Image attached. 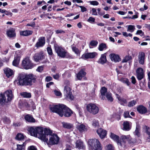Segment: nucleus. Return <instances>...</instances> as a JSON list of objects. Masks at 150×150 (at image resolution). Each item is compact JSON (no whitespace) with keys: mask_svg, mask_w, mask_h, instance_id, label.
Returning a JSON list of instances; mask_svg holds the SVG:
<instances>
[{"mask_svg":"<svg viewBox=\"0 0 150 150\" xmlns=\"http://www.w3.org/2000/svg\"><path fill=\"white\" fill-rule=\"evenodd\" d=\"M37 76L35 75L30 74L28 75L21 74H18L16 81L18 85H31L32 82H35Z\"/></svg>","mask_w":150,"mask_h":150,"instance_id":"f257e3e1","label":"nucleus"},{"mask_svg":"<svg viewBox=\"0 0 150 150\" xmlns=\"http://www.w3.org/2000/svg\"><path fill=\"white\" fill-rule=\"evenodd\" d=\"M51 111L58 114L61 117L63 115L69 117L73 114V112L69 108L63 104H59L50 107Z\"/></svg>","mask_w":150,"mask_h":150,"instance_id":"f03ea898","label":"nucleus"},{"mask_svg":"<svg viewBox=\"0 0 150 150\" xmlns=\"http://www.w3.org/2000/svg\"><path fill=\"white\" fill-rule=\"evenodd\" d=\"M13 95L11 90H8L0 94V104L4 105L10 102L13 99Z\"/></svg>","mask_w":150,"mask_h":150,"instance_id":"7ed1b4c3","label":"nucleus"},{"mask_svg":"<svg viewBox=\"0 0 150 150\" xmlns=\"http://www.w3.org/2000/svg\"><path fill=\"white\" fill-rule=\"evenodd\" d=\"M89 147L94 150H102V147L99 141L97 139H90L88 142Z\"/></svg>","mask_w":150,"mask_h":150,"instance_id":"20e7f679","label":"nucleus"},{"mask_svg":"<svg viewBox=\"0 0 150 150\" xmlns=\"http://www.w3.org/2000/svg\"><path fill=\"white\" fill-rule=\"evenodd\" d=\"M54 48L55 51L57 53L58 56L63 58H69L70 57L69 53L67 52L65 49L62 47L59 46L57 45H54Z\"/></svg>","mask_w":150,"mask_h":150,"instance_id":"39448f33","label":"nucleus"},{"mask_svg":"<svg viewBox=\"0 0 150 150\" xmlns=\"http://www.w3.org/2000/svg\"><path fill=\"white\" fill-rule=\"evenodd\" d=\"M87 111L91 114L95 115L98 114L99 112L98 107L95 104L90 103L86 106Z\"/></svg>","mask_w":150,"mask_h":150,"instance_id":"423d86ee","label":"nucleus"},{"mask_svg":"<svg viewBox=\"0 0 150 150\" xmlns=\"http://www.w3.org/2000/svg\"><path fill=\"white\" fill-rule=\"evenodd\" d=\"M22 66L24 69H31L34 67L33 63L32 62L29 57H26L23 59Z\"/></svg>","mask_w":150,"mask_h":150,"instance_id":"0eeeda50","label":"nucleus"},{"mask_svg":"<svg viewBox=\"0 0 150 150\" xmlns=\"http://www.w3.org/2000/svg\"><path fill=\"white\" fill-rule=\"evenodd\" d=\"M49 138V140L46 142L48 145H54L57 144L59 142V138L56 134H53L50 135Z\"/></svg>","mask_w":150,"mask_h":150,"instance_id":"6e6552de","label":"nucleus"},{"mask_svg":"<svg viewBox=\"0 0 150 150\" xmlns=\"http://www.w3.org/2000/svg\"><path fill=\"white\" fill-rule=\"evenodd\" d=\"M64 95L66 97V98L71 100H73L74 97L72 95L71 89L68 86H65L64 89Z\"/></svg>","mask_w":150,"mask_h":150,"instance_id":"1a4fd4ad","label":"nucleus"},{"mask_svg":"<svg viewBox=\"0 0 150 150\" xmlns=\"http://www.w3.org/2000/svg\"><path fill=\"white\" fill-rule=\"evenodd\" d=\"M45 56L42 51H40L39 52L35 54L34 56L33 60L36 62H38L40 61L43 59Z\"/></svg>","mask_w":150,"mask_h":150,"instance_id":"9d476101","label":"nucleus"},{"mask_svg":"<svg viewBox=\"0 0 150 150\" xmlns=\"http://www.w3.org/2000/svg\"><path fill=\"white\" fill-rule=\"evenodd\" d=\"M36 129L37 134V137L41 140H45L43 138L45 136L43 135V130L42 128L41 127H36Z\"/></svg>","mask_w":150,"mask_h":150,"instance_id":"9b49d317","label":"nucleus"},{"mask_svg":"<svg viewBox=\"0 0 150 150\" xmlns=\"http://www.w3.org/2000/svg\"><path fill=\"white\" fill-rule=\"evenodd\" d=\"M145 53L142 52H140L139 53L138 55V60L139 63L143 65L144 63L145 59Z\"/></svg>","mask_w":150,"mask_h":150,"instance_id":"f8f14e48","label":"nucleus"},{"mask_svg":"<svg viewBox=\"0 0 150 150\" xmlns=\"http://www.w3.org/2000/svg\"><path fill=\"white\" fill-rule=\"evenodd\" d=\"M45 43V38L44 37H42L39 38L38 41L35 45V46L37 48L43 46Z\"/></svg>","mask_w":150,"mask_h":150,"instance_id":"ddd939ff","label":"nucleus"},{"mask_svg":"<svg viewBox=\"0 0 150 150\" xmlns=\"http://www.w3.org/2000/svg\"><path fill=\"white\" fill-rule=\"evenodd\" d=\"M136 72L137 78L138 80H140L143 78L144 76V71L142 68H138L137 69Z\"/></svg>","mask_w":150,"mask_h":150,"instance_id":"4468645a","label":"nucleus"},{"mask_svg":"<svg viewBox=\"0 0 150 150\" xmlns=\"http://www.w3.org/2000/svg\"><path fill=\"white\" fill-rule=\"evenodd\" d=\"M110 136L112 139L117 142L118 146H122L121 141L120 140L119 137L118 136L115 134L112 133H111Z\"/></svg>","mask_w":150,"mask_h":150,"instance_id":"2eb2a0df","label":"nucleus"},{"mask_svg":"<svg viewBox=\"0 0 150 150\" xmlns=\"http://www.w3.org/2000/svg\"><path fill=\"white\" fill-rule=\"evenodd\" d=\"M44 134H43V135L45 136L44 139L45 140H42L44 142L48 141V138L50 137V135H52V133L51 130L49 129H44Z\"/></svg>","mask_w":150,"mask_h":150,"instance_id":"dca6fc26","label":"nucleus"},{"mask_svg":"<svg viewBox=\"0 0 150 150\" xmlns=\"http://www.w3.org/2000/svg\"><path fill=\"white\" fill-rule=\"evenodd\" d=\"M97 54L95 52H92L87 53L83 54L82 56L83 58L86 59L93 58H94L97 55Z\"/></svg>","mask_w":150,"mask_h":150,"instance_id":"f3484780","label":"nucleus"},{"mask_svg":"<svg viewBox=\"0 0 150 150\" xmlns=\"http://www.w3.org/2000/svg\"><path fill=\"white\" fill-rule=\"evenodd\" d=\"M120 138L124 143H126L125 140L128 141L130 143H133L134 142L129 135H122L121 136Z\"/></svg>","mask_w":150,"mask_h":150,"instance_id":"a211bd4d","label":"nucleus"},{"mask_svg":"<svg viewBox=\"0 0 150 150\" xmlns=\"http://www.w3.org/2000/svg\"><path fill=\"white\" fill-rule=\"evenodd\" d=\"M96 132L101 139L105 138L107 134L106 131L101 128H100L97 130Z\"/></svg>","mask_w":150,"mask_h":150,"instance_id":"6ab92c4d","label":"nucleus"},{"mask_svg":"<svg viewBox=\"0 0 150 150\" xmlns=\"http://www.w3.org/2000/svg\"><path fill=\"white\" fill-rule=\"evenodd\" d=\"M109 57L112 61L115 62H119L121 61V59L118 55L114 53L110 54Z\"/></svg>","mask_w":150,"mask_h":150,"instance_id":"aec40b11","label":"nucleus"},{"mask_svg":"<svg viewBox=\"0 0 150 150\" xmlns=\"http://www.w3.org/2000/svg\"><path fill=\"white\" fill-rule=\"evenodd\" d=\"M123 130L128 131L130 130L131 127V125L130 122L127 121H125L123 124Z\"/></svg>","mask_w":150,"mask_h":150,"instance_id":"412c9836","label":"nucleus"},{"mask_svg":"<svg viewBox=\"0 0 150 150\" xmlns=\"http://www.w3.org/2000/svg\"><path fill=\"white\" fill-rule=\"evenodd\" d=\"M76 127L80 132H83L87 130V127L83 124L78 123L76 126Z\"/></svg>","mask_w":150,"mask_h":150,"instance_id":"4be33fe9","label":"nucleus"},{"mask_svg":"<svg viewBox=\"0 0 150 150\" xmlns=\"http://www.w3.org/2000/svg\"><path fill=\"white\" fill-rule=\"evenodd\" d=\"M6 34L10 38L15 37L16 36L15 30L13 28L10 29L7 31Z\"/></svg>","mask_w":150,"mask_h":150,"instance_id":"5701e85b","label":"nucleus"},{"mask_svg":"<svg viewBox=\"0 0 150 150\" xmlns=\"http://www.w3.org/2000/svg\"><path fill=\"white\" fill-rule=\"evenodd\" d=\"M76 148L79 149H83L85 148L83 143L80 140H77L75 143Z\"/></svg>","mask_w":150,"mask_h":150,"instance_id":"b1692460","label":"nucleus"},{"mask_svg":"<svg viewBox=\"0 0 150 150\" xmlns=\"http://www.w3.org/2000/svg\"><path fill=\"white\" fill-rule=\"evenodd\" d=\"M86 74L85 70L83 69H81L77 74V78L78 80H81L83 77L86 75Z\"/></svg>","mask_w":150,"mask_h":150,"instance_id":"393cba45","label":"nucleus"},{"mask_svg":"<svg viewBox=\"0 0 150 150\" xmlns=\"http://www.w3.org/2000/svg\"><path fill=\"white\" fill-rule=\"evenodd\" d=\"M137 111L142 114H145L147 112V109L142 105L138 106L137 108Z\"/></svg>","mask_w":150,"mask_h":150,"instance_id":"a878e982","label":"nucleus"},{"mask_svg":"<svg viewBox=\"0 0 150 150\" xmlns=\"http://www.w3.org/2000/svg\"><path fill=\"white\" fill-rule=\"evenodd\" d=\"M62 127L64 128L70 129L73 128L74 127L72 124L69 123L63 122H62Z\"/></svg>","mask_w":150,"mask_h":150,"instance_id":"bb28decb","label":"nucleus"},{"mask_svg":"<svg viewBox=\"0 0 150 150\" xmlns=\"http://www.w3.org/2000/svg\"><path fill=\"white\" fill-rule=\"evenodd\" d=\"M28 131L31 135L37 137L36 128H35L33 127H30L28 128Z\"/></svg>","mask_w":150,"mask_h":150,"instance_id":"cd10ccee","label":"nucleus"},{"mask_svg":"<svg viewBox=\"0 0 150 150\" xmlns=\"http://www.w3.org/2000/svg\"><path fill=\"white\" fill-rule=\"evenodd\" d=\"M5 73L8 77H9L13 74V72L12 70L8 68H6L4 69Z\"/></svg>","mask_w":150,"mask_h":150,"instance_id":"c85d7f7f","label":"nucleus"},{"mask_svg":"<svg viewBox=\"0 0 150 150\" xmlns=\"http://www.w3.org/2000/svg\"><path fill=\"white\" fill-rule=\"evenodd\" d=\"M106 54L104 53L101 55V57L99 60V62L102 64H105L107 62Z\"/></svg>","mask_w":150,"mask_h":150,"instance_id":"c756f323","label":"nucleus"},{"mask_svg":"<svg viewBox=\"0 0 150 150\" xmlns=\"http://www.w3.org/2000/svg\"><path fill=\"white\" fill-rule=\"evenodd\" d=\"M33 31L30 30H26L20 32V35L23 36H28L31 35L33 33Z\"/></svg>","mask_w":150,"mask_h":150,"instance_id":"7c9ffc66","label":"nucleus"},{"mask_svg":"<svg viewBox=\"0 0 150 150\" xmlns=\"http://www.w3.org/2000/svg\"><path fill=\"white\" fill-rule=\"evenodd\" d=\"M25 119L29 122H35L34 118L32 116L29 115H26L25 117Z\"/></svg>","mask_w":150,"mask_h":150,"instance_id":"2f4dec72","label":"nucleus"},{"mask_svg":"<svg viewBox=\"0 0 150 150\" xmlns=\"http://www.w3.org/2000/svg\"><path fill=\"white\" fill-rule=\"evenodd\" d=\"M117 96V98L119 100V102L121 105H123L124 104H125L127 103V101L126 99L124 98H121L120 96L117 94H116Z\"/></svg>","mask_w":150,"mask_h":150,"instance_id":"473e14b6","label":"nucleus"},{"mask_svg":"<svg viewBox=\"0 0 150 150\" xmlns=\"http://www.w3.org/2000/svg\"><path fill=\"white\" fill-rule=\"evenodd\" d=\"M26 143L24 142L22 144H18L17 145V150H25Z\"/></svg>","mask_w":150,"mask_h":150,"instance_id":"72a5a7b5","label":"nucleus"},{"mask_svg":"<svg viewBox=\"0 0 150 150\" xmlns=\"http://www.w3.org/2000/svg\"><path fill=\"white\" fill-rule=\"evenodd\" d=\"M23 105L27 108L32 107L33 109H35V108L34 103L33 102H32L31 104H28V103L26 102H24L23 103Z\"/></svg>","mask_w":150,"mask_h":150,"instance_id":"f704fd0d","label":"nucleus"},{"mask_svg":"<svg viewBox=\"0 0 150 150\" xmlns=\"http://www.w3.org/2000/svg\"><path fill=\"white\" fill-rule=\"evenodd\" d=\"M24 138V136L23 134L21 133H18L16 137V139L18 140H22Z\"/></svg>","mask_w":150,"mask_h":150,"instance_id":"c9c22d12","label":"nucleus"},{"mask_svg":"<svg viewBox=\"0 0 150 150\" xmlns=\"http://www.w3.org/2000/svg\"><path fill=\"white\" fill-rule=\"evenodd\" d=\"M107 47L105 44L102 43L99 45L98 49L100 51H102L106 49Z\"/></svg>","mask_w":150,"mask_h":150,"instance_id":"e433bc0d","label":"nucleus"},{"mask_svg":"<svg viewBox=\"0 0 150 150\" xmlns=\"http://www.w3.org/2000/svg\"><path fill=\"white\" fill-rule=\"evenodd\" d=\"M20 95L24 98H30L31 97V94L30 93L24 92L20 93Z\"/></svg>","mask_w":150,"mask_h":150,"instance_id":"4c0bfd02","label":"nucleus"},{"mask_svg":"<svg viewBox=\"0 0 150 150\" xmlns=\"http://www.w3.org/2000/svg\"><path fill=\"white\" fill-rule=\"evenodd\" d=\"M140 130V127L139 126H137L136 127L135 130L134 132V134L138 137H139L140 135V133L139 132Z\"/></svg>","mask_w":150,"mask_h":150,"instance_id":"58836bf2","label":"nucleus"},{"mask_svg":"<svg viewBox=\"0 0 150 150\" xmlns=\"http://www.w3.org/2000/svg\"><path fill=\"white\" fill-rule=\"evenodd\" d=\"M143 129L149 135H150V127L145 125L143 126Z\"/></svg>","mask_w":150,"mask_h":150,"instance_id":"ea45409f","label":"nucleus"},{"mask_svg":"<svg viewBox=\"0 0 150 150\" xmlns=\"http://www.w3.org/2000/svg\"><path fill=\"white\" fill-rule=\"evenodd\" d=\"M98 44V42L96 40H92L91 41L90 43V46L89 47L90 48L92 47H96V46Z\"/></svg>","mask_w":150,"mask_h":150,"instance_id":"a19ab883","label":"nucleus"},{"mask_svg":"<svg viewBox=\"0 0 150 150\" xmlns=\"http://www.w3.org/2000/svg\"><path fill=\"white\" fill-rule=\"evenodd\" d=\"M106 97L107 100L110 102H112L113 100V98L112 96V94L111 93H107L106 95Z\"/></svg>","mask_w":150,"mask_h":150,"instance_id":"79ce46f5","label":"nucleus"},{"mask_svg":"<svg viewBox=\"0 0 150 150\" xmlns=\"http://www.w3.org/2000/svg\"><path fill=\"white\" fill-rule=\"evenodd\" d=\"M20 59L18 58H15L13 62V65L15 66H17L19 62Z\"/></svg>","mask_w":150,"mask_h":150,"instance_id":"37998d69","label":"nucleus"},{"mask_svg":"<svg viewBox=\"0 0 150 150\" xmlns=\"http://www.w3.org/2000/svg\"><path fill=\"white\" fill-rule=\"evenodd\" d=\"M72 49L73 51L76 54L79 55L80 51L79 50L75 47H72Z\"/></svg>","mask_w":150,"mask_h":150,"instance_id":"c03bdc74","label":"nucleus"},{"mask_svg":"<svg viewBox=\"0 0 150 150\" xmlns=\"http://www.w3.org/2000/svg\"><path fill=\"white\" fill-rule=\"evenodd\" d=\"M134 30L135 27L134 26L129 25L128 26L127 31L132 32L134 31Z\"/></svg>","mask_w":150,"mask_h":150,"instance_id":"a18cd8bd","label":"nucleus"},{"mask_svg":"<svg viewBox=\"0 0 150 150\" xmlns=\"http://www.w3.org/2000/svg\"><path fill=\"white\" fill-rule=\"evenodd\" d=\"M132 59V57L130 56H127L125 58L122 60V62H126L129 60Z\"/></svg>","mask_w":150,"mask_h":150,"instance_id":"49530a36","label":"nucleus"},{"mask_svg":"<svg viewBox=\"0 0 150 150\" xmlns=\"http://www.w3.org/2000/svg\"><path fill=\"white\" fill-rule=\"evenodd\" d=\"M107 89L105 87H103L100 90V93L102 96H104L105 93L107 92Z\"/></svg>","mask_w":150,"mask_h":150,"instance_id":"de8ad7c7","label":"nucleus"},{"mask_svg":"<svg viewBox=\"0 0 150 150\" xmlns=\"http://www.w3.org/2000/svg\"><path fill=\"white\" fill-rule=\"evenodd\" d=\"M137 101L135 100H132L129 102L128 106L129 107H132L136 103Z\"/></svg>","mask_w":150,"mask_h":150,"instance_id":"09e8293b","label":"nucleus"},{"mask_svg":"<svg viewBox=\"0 0 150 150\" xmlns=\"http://www.w3.org/2000/svg\"><path fill=\"white\" fill-rule=\"evenodd\" d=\"M122 81L124 83H126L127 85L129 86L130 84V83L128 80L126 78H123L121 79Z\"/></svg>","mask_w":150,"mask_h":150,"instance_id":"8fccbe9b","label":"nucleus"},{"mask_svg":"<svg viewBox=\"0 0 150 150\" xmlns=\"http://www.w3.org/2000/svg\"><path fill=\"white\" fill-rule=\"evenodd\" d=\"M76 6H77L81 8V11L82 12H84L87 11L86 8L84 6H79L77 4H76Z\"/></svg>","mask_w":150,"mask_h":150,"instance_id":"3c124183","label":"nucleus"},{"mask_svg":"<svg viewBox=\"0 0 150 150\" xmlns=\"http://www.w3.org/2000/svg\"><path fill=\"white\" fill-rule=\"evenodd\" d=\"M124 116L125 118L131 117L129 115V112L128 111H126L124 112Z\"/></svg>","mask_w":150,"mask_h":150,"instance_id":"603ef678","label":"nucleus"},{"mask_svg":"<svg viewBox=\"0 0 150 150\" xmlns=\"http://www.w3.org/2000/svg\"><path fill=\"white\" fill-rule=\"evenodd\" d=\"M89 3L91 5L93 6H97L98 5V2L96 1H90Z\"/></svg>","mask_w":150,"mask_h":150,"instance_id":"864d4df0","label":"nucleus"},{"mask_svg":"<svg viewBox=\"0 0 150 150\" xmlns=\"http://www.w3.org/2000/svg\"><path fill=\"white\" fill-rule=\"evenodd\" d=\"M47 51L48 52V54L50 55H52L53 54L52 50L51 47H47Z\"/></svg>","mask_w":150,"mask_h":150,"instance_id":"5fc2aeb1","label":"nucleus"},{"mask_svg":"<svg viewBox=\"0 0 150 150\" xmlns=\"http://www.w3.org/2000/svg\"><path fill=\"white\" fill-rule=\"evenodd\" d=\"M44 68V66H40L38 67L36 70L37 71L41 72L43 70Z\"/></svg>","mask_w":150,"mask_h":150,"instance_id":"6e6d98bb","label":"nucleus"},{"mask_svg":"<svg viewBox=\"0 0 150 150\" xmlns=\"http://www.w3.org/2000/svg\"><path fill=\"white\" fill-rule=\"evenodd\" d=\"M107 150H114V147L112 145L109 144L106 146Z\"/></svg>","mask_w":150,"mask_h":150,"instance_id":"4d7b16f0","label":"nucleus"},{"mask_svg":"<svg viewBox=\"0 0 150 150\" xmlns=\"http://www.w3.org/2000/svg\"><path fill=\"white\" fill-rule=\"evenodd\" d=\"M123 35L125 37H127L128 36H129L130 37H131L132 35V34L131 33H129L128 34L127 32H123L122 33Z\"/></svg>","mask_w":150,"mask_h":150,"instance_id":"13d9d810","label":"nucleus"},{"mask_svg":"<svg viewBox=\"0 0 150 150\" xmlns=\"http://www.w3.org/2000/svg\"><path fill=\"white\" fill-rule=\"evenodd\" d=\"M95 21V18L93 17H90L87 20V21L90 23H93Z\"/></svg>","mask_w":150,"mask_h":150,"instance_id":"bf43d9fd","label":"nucleus"},{"mask_svg":"<svg viewBox=\"0 0 150 150\" xmlns=\"http://www.w3.org/2000/svg\"><path fill=\"white\" fill-rule=\"evenodd\" d=\"M137 35H139L141 36H143L144 35V33L141 30H138L136 33Z\"/></svg>","mask_w":150,"mask_h":150,"instance_id":"052dcab7","label":"nucleus"},{"mask_svg":"<svg viewBox=\"0 0 150 150\" xmlns=\"http://www.w3.org/2000/svg\"><path fill=\"white\" fill-rule=\"evenodd\" d=\"M91 11L92 12V15L94 16H97L98 15V13L96 9L94 8H93L92 9Z\"/></svg>","mask_w":150,"mask_h":150,"instance_id":"680f3d73","label":"nucleus"},{"mask_svg":"<svg viewBox=\"0 0 150 150\" xmlns=\"http://www.w3.org/2000/svg\"><path fill=\"white\" fill-rule=\"evenodd\" d=\"M28 150H37V148L34 146H29Z\"/></svg>","mask_w":150,"mask_h":150,"instance_id":"e2e57ef3","label":"nucleus"},{"mask_svg":"<svg viewBox=\"0 0 150 150\" xmlns=\"http://www.w3.org/2000/svg\"><path fill=\"white\" fill-rule=\"evenodd\" d=\"M98 120H94L93 121V122L92 124V125L94 127H96L98 126Z\"/></svg>","mask_w":150,"mask_h":150,"instance_id":"0e129e2a","label":"nucleus"},{"mask_svg":"<svg viewBox=\"0 0 150 150\" xmlns=\"http://www.w3.org/2000/svg\"><path fill=\"white\" fill-rule=\"evenodd\" d=\"M54 92L55 94L57 96H60L62 95L61 93L58 91L55 90Z\"/></svg>","mask_w":150,"mask_h":150,"instance_id":"69168bd1","label":"nucleus"},{"mask_svg":"<svg viewBox=\"0 0 150 150\" xmlns=\"http://www.w3.org/2000/svg\"><path fill=\"white\" fill-rule=\"evenodd\" d=\"M2 120L4 122H8L9 121V119L6 116H4L2 118Z\"/></svg>","mask_w":150,"mask_h":150,"instance_id":"338daca9","label":"nucleus"},{"mask_svg":"<svg viewBox=\"0 0 150 150\" xmlns=\"http://www.w3.org/2000/svg\"><path fill=\"white\" fill-rule=\"evenodd\" d=\"M35 25V23L34 22H32L30 23H28L26 25L27 26H30L32 27H34Z\"/></svg>","mask_w":150,"mask_h":150,"instance_id":"774afa93","label":"nucleus"}]
</instances>
